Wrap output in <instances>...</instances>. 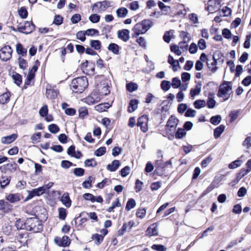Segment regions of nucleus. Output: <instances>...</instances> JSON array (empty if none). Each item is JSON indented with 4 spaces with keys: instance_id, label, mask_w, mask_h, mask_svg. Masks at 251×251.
Masks as SVG:
<instances>
[{
    "instance_id": "obj_1",
    "label": "nucleus",
    "mask_w": 251,
    "mask_h": 251,
    "mask_svg": "<svg viewBox=\"0 0 251 251\" xmlns=\"http://www.w3.org/2000/svg\"><path fill=\"white\" fill-rule=\"evenodd\" d=\"M88 82L85 76L74 78L70 85L71 88L75 93H82L87 87Z\"/></svg>"
},
{
    "instance_id": "obj_2",
    "label": "nucleus",
    "mask_w": 251,
    "mask_h": 251,
    "mask_svg": "<svg viewBox=\"0 0 251 251\" xmlns=\"http://www.w3.org/2000/svg\"><path fill=\"white\" fill-rule=\"evenodd\" d=\"M232 93V83L231 82L225 81L220 85L217 96L223 98L224 101L229 99L230 94Z\"/></svg>"
},
{
    "instance_id": "obj_3",
    "label": "nucleus",
    "mask_w": 251,
    "mask_h": 251,
    "mask_svg": "<svg viewBox=\"0 0 251 251\" xmlns=\"http://www.w3.org/2000/svg\"><path fill=\"white\" fill-rule=\"evenodd\" d=\"M25 226L27 230L34 233L40 232L43 230V225L41 221L35 217L27 219L25 221Z\"/></svg>"
},
{
    "instance_id": "obj_4",
    "label": "nucleus",
    "mask_w": 251,
    "mask_h": 251,
    "mask_svg": "<svg viewBox=\"0 0 251 251\" xmlns=\"http://www.w3.org/2000/svg\"><path fill=\"white\" fill-rule=\"evenodd\" d=\"M153 25L150 20H144L141 23L136 24L133 28L134 34L136 36L145 33Z\"/></svg>"
},
{
    "instance_id": "obj_5",
    "label": "nucleus",
    "mask_w": 251,
    "mask_h": 251,
    "mask_svg": "<svg viewBox=\"0 0 251 251\" xmlns=\"http://www.w3.org/2000/svg\"><path fill=\"white\" fill-rule=\"evenodd\" d=\"M35 26L31 21H25L24 25L18 26V31L27 34L31 33L35 29Z\"/></svg>"
},
{
    "instance_id": "obj_6",
    "label": "nucleus",
    "mask_w": 251,
    "mask_h": 251,
    "mask_svg": "<svg viewBox=\"0 0 251 251\" xmlns=\"http://www.w3.org/2000/svg\"><path fill=\"white\" fill-rule=\"evenodd\" d=\"M13 50L10 46L6 45L0 50V59L2 61H7L12 57Z\"/></svg>"
},
{
    "instance_id": "obj_7",
    "label": "nucleus",
    "mask_w": 251,
    "mask_h": 251,
    "mask_svg": "<svg viewBox=\"0 0 251 251\" xmlns=\"http://www.w3.org/2000/svg\"><path fill=\"white\" fill-rule=\"evenodd\" d=\"M221 0H209L205 9L210 13H213L220 9Z\"/></svg>"
},
{
    "instance_id": "obj_8",
    "label": "nucleus",
    "mask_w": 251,
    "mask_h": 251,
    "mask_svg": "<svg viewBox=\"0 0 251 251\" xmlns=\"http://www.w3.org/2000/svg\"><path fill=\"white\" fill-rule=\"evenodd\" d=\"M148 117L147 115H143L138 119L137 126L140 127L143 132H146L148 130Z\"/></svg>"
},
{
    "instance_id": "obj_9",
    "label": "nucleus",
    "mask_w": 251,
    "mask_h": 251,
    "mask_svg": "<svg viewBox=\"0 0 251 251\" xmlns=\"http://www.w3.org/2000/svg\"><path fill=\"white\" fill-rule=\"evenodd\" d=\"M172 118L173 115L171 116L167 122V124L166 126V135H164L165 136L168 137V139L170 140L173 139V133L172 130L173 125H171Z\"/></svg>"
},
{
    "instance_id": "obj_10",
    "label": "nucleus",
    "mask_w": 251,
    "mask_h": 251,
    "mask_svg": "<svg viewBox=\"0 0 251 251\" xmlns=\"http://www.w3.org/2000/svg\"><path fill=\"white\" fill-rule=\"evenodd\" d=\"M112 2L108 0H104L101 2L96 3L93 5V8L95 6L99 7L101 11H105L107 8L110 7Z\"/></svg>"
},
{
    "instance_id": "obj_11",
    "label": "nucleus",
    "mask_w": 251,
    "mask_h": 251,
    "mask_svg": "<svg viewBox=\"0 0 251 251\" xmlns=\"http://www.w3.org/2000/svg\"><path fill=\"white\" fill-rule=\"evenodd\" d=\"M176 11L175 13V17L183 18L186 13V11L183 4H178L176 8Z\"/></svg>"
},
{
    "instance_id": "obj_12",
    "label": "nucleus",
    "mask_w": 251,
    "mask_h": 251,
    "mask_svg": "<svg viewBox=\"0 0 251 251\" xmlns=\"http://www.w3.org/2000/svg\"><path fill=\"white\" fill-rule=\"evenodd\" d=\"M201 83L198 82L195 85L194 88H192L190 90V95L191 97L194 98L195 96L200 94L201 91Z\"/></svg>"
},
{
    "instance_id": "obj_13",
    "label": "nucleus",
    "mask_w": 251,
    "mask_h": 251,
    "mask_svg": "<svg viewBox=\"0 0 251 251\" xmlns=\"http://www.w3.org/2000/svg\"><path fill=\"white\" fill-rule=\"evenodd\" d=\"M158 234L157 226L155 224L151 225L147 229L146 235L147 236H154Z\"/></svg>"
},
{
    "instance_id": "obj_14",
    "label": "nucleus",
    "mask_w": 251,
    "mask_h": 251,
    "mask_svg": "<svg viewBox=\"0 0 251 251\" xmlns=\"http://www.w3.org/2000/svg\"><path fill=\"white\" fill-rule=\"evenodd\" d=\"M129 31L127 29H123L119 30L118 32V37L124 41H127L129 38Z\"/></svg>"
},
{
    "instance_id": "obj_15",
    "label": "nucleus",
    "mask_w": 251,
    "mask_h": 251,
    "mask_svg": "<svg viewBox=\"0 0 251 251\" xmlns=\"http://www.w3.org/2000/svg\"><path fill=\"white\" fill-rule=\"evenodd\" d=\"M58 94V92L56 90L51 88L50 87L46 88V96L48 99H55Z\"/></svg>"
},
{
    "instance_id": "obj_16",
    "label": "nucleus",
    "mask_w": 251,
    "mask_h": 251,
    "mask_svg": "<svg viewBox=\"0 0 251 251\" xmlns=\"http://www.w3.org/2000/svg\"><path fill=\"white\" fill-rule=\"evenodd\" d=\"M17 138V135L13 134L11 135L3 137L1 138V142L3 144H10L15 141Z\"/></svg>"
},
{
    "instance_id": "obj_17",
    "label": "nucleus",
    "mask_w": 251,
    "mask_h": 251,
    "mask_svg": "<svg viewBox=\"0 0 251 251\" xmlns=\"http://www.w3.org/2000/svg\"><path fill=\"white\" fill-rule=\"evenodd\" d=\"M138 101L136 99L131 100L129 103L128 111L129 112L131 113L134 112L138 107Z\"/></svg>"
},
{
    "instance_id": "obj_18",
    "label": "nucleus",
    "mask_w": 251,
    "mask_h": 251,
    "mask_svg": "<svg viewBox=\"0 0 251 251\" xmlns=\"http://www.w3.org/2000/svg\"><path fill=\"white\" fill-rule=\"evenodd\" d=\"M120 165V164L118 160H114L111 164H108L107 166V169L111 172H114L118 169Z\"/></svg>"
},
{
    "instance_id": "obj_19",
    "label": "nucleus",
    "mask_w": 251,
    "mask_h": 251,
    "mask_svg": "<svg viewBox=\"0 0 251 251\" xmlns=\"http://www.w3.org/2000/svg\"><path fill=\"white\" fill-rule=\"evenodd\" d=\"M16 52L18 54L25 56L26 55L27 50L21 43H18L16 45Z\"/></svg>"
},
{
    "instance_id": "obj_20",
    "label": "nucleus",
    "mask_w": 251,
    "mask_h": 251,
    "mask_svg": "<svg viewBox=\"0 0 251 251\" xmlns=\"http://www.w3.org/2000/svg\"><path fill=\"white\" fill-rule=\"evenodd\" d=\"M213 62H212L211 63H209L208 61H207V65L208 67V68L213 73H215L218 68L217 67L216 65L217 64V59L216 58L215 56H213Z\"/></svg>"
},
{
    "instance_id": "obj_21",
    "label": "nucleus",
    "mask_w": 251,
    "mask_h": 251,
    "mask_svg": "<svg viewBox=\"0 0 251 251\" xmlns=\"http://www.w3.org/2000/svg\"><path fill=\"white\" fill-rule=\"evenodd\" d=\"M6 200L11 203H14L19 201L20 198L17 194H10L6 197Z\"/></svg>"
},
{
    "instance_id": "obj_22",
    "label": "nucleus",
    "mask_w": 251,
    "mask_h": 251,
    "mask_svg": "<svg viewBox=\"0 0 251 251\" xmlns=\"http://www.w3.org/2000/svg\"><path fill=\"white\" fill-rule=\"evenodd\" d=\"M61 201L67 207H69L71 205V201L68 194H64L61 198Z\"/></svg>"
},
{
    "instance_id": "obj_23",
    "label": "nucleus",
    "mask_w": 251,
    "mask_h": 251,
    "mask_svg": "<svg viewBox=\"0 0 251 251\" xmlns=\"http://www.w3.org/2000/svg\"><path fill=\"white\" fill-rule=\"evenodd\" d=\"M214 94L212 93H209L208 100L207 101L206 104L207 106L209 108H213L216 104V101L213 99Z\"/></svg>"
},
{
    "instance_id": "obj_24",
    "label": "nucleus",
    "mask_w": 251,
    "mask_h": 251,
    "mask_svg": "<svg viewBox=\"0 0 251 251\" xmlns=\"http://www.w3.org/2000/svg\"><path fill=\"white\" fill-rule=\"evenodd\" d=\"M10 93L9 92L3 93L0 96V103L4 104L9 101Z\"/></svg>"
},
{
    "instance_id": "obj_25",
    "label": "nucleus",
    "mask_w": 251,
    "mask_h": 251,
    "mask_svg": "<svg viewBox=\"0 0 251 251\" xmlns=\"http://www.w3.org/2000/svg\"><path fill=\"white\" fill-rule=\"evenodd\" d=\"M128 13V10L125 7H121L118 9L116 11V14L118 17L124 18Z\"/></svg>"
},
{
    "instance_id": "obj_26",
    "label": "nucleus",
    "mask_w": 251,
    "mask_h": 251,
    "mask_svg": "<svg viewBox=\"0 0 251 251\" xmlns=\"http://www.w3.org/2000/svg\"><path fill=\"white\" fill-rule=\"evenodd\" d=\"M225 126L224 125H220L214 129V135L216 138L219 137L225 129Z\"/></svg>"
},
{
    "instance_id": "obj_27",
    "label": "nucleus",
    "mask_w": 251,
    "mask_h": 251,
    "mask_svg": "<svg viewBox=\"0 0 251 251\" xmlns=\"http://www.w3.org/2000/svg\"><path fill=\"white\" fill-rule=\"evenodd\" d=\"M108 50L115 54H119V47L115 43H111L108 47Z\"/></svg>"
},
{
    "instance_id": "obj_28",
    "label": "nucleus",
    "mask_w": 251,
    "mask_h": 251,
    "mask_svg": "<svg viewBox=\"0 0 251 251\" xmlns=\"http://www.w3.org/2000/svg\"><path fill=\"white\" fill-rule=\"evenodd\" d=\"M70 243L71 241L69 238L67 236H64L62 239H60L58 245L62 247H67L70 245Z\"/></svg>"
},
{
    "instance_id": "obj_29",
    "label": "nucleus",
    "mask_w": 251,
    "mask_h": 251,
    "mask_svg": "<svg viewBox=\"0 0 251 251\" xmlns=\"http://www.w3.org/2000/svg\"><path fill=\"white\" fill-rule=\"evenodd\" d=\"M15 226L18 230L19 229H26V227L25 226V221L24 222V221L21 220V219H18L15 222Z\"/></svg>"
},
{
    "instance_id": "obj_30",
    "label": "nucleus",
    "mask_w": 251,
    "mask_h": 251,
    "mask_svg": "<svg viewBox=\"0 0 251 251\" xmlns=\"http://www.w3.org/2000/svg\"><path fill=\"white\" fill-rule=\"evenodd\" d=\"M9 204L8 202L4 200H0V210L3 212H7L9 209Z\"/></svg>"
},
{
    "instance_id": "obj_31",
    "label": "nucleus",
    "mask_w": 251,
    "mask_h": 251,
    "mask_svg": "<svg viewBox=\"0 0 251 251\" xmlns=\"http://www.w3.org/2000/svg\"><path fill=\"white\" fill-rule=\"evenodd\" d=\"M100 99V96L96 93H92L87 98V101H99Z\"/></svg>"
},
{
    "instance_id": "obj_32",
    "label": "nucleus",
    "mask_w": 251,
    "mask_h": 251,
    "mask_svg": "<svg viewBox=\"0 0 251 251\" xmlns=\"http://www.w3.org/2000/svg\"><path fill=\"white\" fill-rule=\"evenodd\" d=\"M136 206V202L133 199H129L127 202L126 209L127 211H129L131 209L135 207Z\"/></svg>"
},
{
    "instance_id": "obj_33",
    "label": "nucleus",
    "mask_w": 251,
    "mask_h": 251,
    "mask_svg": "<svg viewBox=\"0 0 251 251\" xmlns=\"http://www.w3.org/2000/svg\"><path fill=\"white\" fill-rule=\"evenodd\" d=\"M90 46L95 50H99L101 48V43L99 40H91Z\"/></svg>"
},
{
    "instance_id": "obj_34",
    "label": "nucleus",
    "mask_w": 251,
    "mask_h": 251,
    "mask_svg": "<svg viewBox=\"0 0 251 251\" xmlns=\"http://www.w3.org/2000/svg\"><path fill=\"white\" fill-rule=\"evenodd\" d=\"M205 104L206 102L205 100H197L194 102V105L197 109H200L203 107L205 106Z\"/></svg>"
},
{
    "instance_id": "obj_35",
    "label": "nucleus",
    "mask_w": 251,
    "mask_h": 251,
    "mask_svg": "<svg viewBox=\"0 0 251 251\" xmlns=\"http://www.w3.org/2000/svg\"><path fill=\"white\" fill-rule=\"evenodd\" d=\"M10 181V179L7 177L2 176L1 180H0V187L1 188H4L7 186Z\"/></svg>"
},
{
    "instance_id": "obj_36",
    "label": "nucleus",
    "mask_w": 251,
    "mask_h": 251,
    "mask_svg": "<svg viewBox=\"0 0 251 251\" xmlns=\"http://www.w3.org/2000/svg\"><path fill=\"white\" fill-rule=\"evenodd\" d=\"M92 239L95 241L96 244L99 245L103 241V236L101 235L95 234L93 235Z\"/></svg>"
},
{
    "instance_id": "obj_37",
    "label": "nucleus",
    "mask_w": 251,
    "mask_h": 251,
    "mask_svg": "<svg viewBox=\"0 0 251 251\" xmlns=\"http://www.w3.org/2000/svg\"><path fill=\"white\" fill-rule=\"evenodd\" d=\"M221 116L218 115L212 116L210 119V122L214 125H217L221 122Z\"/></svg>"
},
{
    "instance_id": "obj_38",
    "label": "nucleus",
    "mask_w": 251,
    "mask_h": 251,
    "mask_svg": "<svg viewBox=\"0 0 251 251\" xmlns=\"http://www.w3.org/2000/svg\"><path fill=\"white\" fill-rule=\"evenodd\" d=\"M110 105L108 103H101L96 106V109L99 112H102L105 111L109 107Z\"/></svg>"
},
{
    "instance_id": "obj_39",
    "label": "nucleus",
    "mask_w": 251,
    "mask_h": 251,
    "mask_svg": "<svg viewBox=\"0 0 251 251\" xmlns=\"http://www.w3.org/2000/svg\"><path fill=\"white\" fill-rule=\"evenodd\" d=\"M126 88L127 91L133 92L138 89V85L136 83L130 82L126 84Z\"/></svg>"
},
{
    "instance_id": "obj_40",
    "label": "nucleus",
    "mask_w": 251,
    "mask_h": 251,
    "mask_svg": "<svg viewBox=\"0 0 251 251\" xmlns=\"http://www.w3.org/2000/svg\"><path fill=\"white\" fill-rule=\"evenodd\" d=\"M32 194L34 196H40V195L43 194L44 192V189L42 187H40L38 188L34 189L31 190Z\"/></svg>"
},
{
    "instance_id": "obj_41",
    "label": "nucleus",
    "mask_w": 251,
    "mask_h": 251,
    "mask_svg": "<svg viewBox=\"0 0 251 251\" xmlns=\"http://www.w3.org/2000/svg\"><path fill=\"white\" fill-rule=\"evenodd\" d=\"M84 163L86 166L91 167H94L97 165V162L93 158L86 159Z\"/></svg>"
},
{
    "instance_id": "obj_42",
    "label": "nucleus",
    "mask_w": 251,
    "mask_h": 251,
    "mask_svg": "<svg viewBox=\"0 0 251 251\" xmlns=\"http://www.w3.org/2000/svg\"><path fill=\"white\" fill-rule=\"evenodd\" d=\"M12 77L13 79L14 80L15 83L18 86H20L22 81V76L19 74L15 73V74L13 75Z\"/></svg>"
},
{
    "instance_id": "obj_43",
    "label": "nucleus",
    "mask_w": 251,
    "mask_h": 251,
    "mask_svg": "<svg viewBox=\"0 0 251 251\" xmlns=\"http://www.w3.org/2000/svg\"><path fill=\"white\" fill-rule=\"evenodd\" d=\"M161 87L164 91H168L171 88L170 82L169 81L163 80L161 84Z\"/></svg>"
},
{
    "instance_id": "obj_44",
    "label": "nucleus",
    "mask_w": 251,
    "mask_h": 251,
    "mask_svg": "<svg viewBox=\"0 0 251 251\" xmlns=\"http://www.w3.org/2000/svg\"><path fill=\"white\" fill-rule=\"evenodd\" d=\"M19 65L20 68L25 69L27 67V63L25 60L20 57L18 58Z\"/></svg>"
},
{
    "instance_id": "obj_45",
    "label": "nucleus",
    "mask_w": 251,
    "mask_h": 251,
    "mask_svg": "<svg viewBox=\"0 0 251 251\" xmlns=\"http://www.w3.org/2000/svg\"><path fill=\"white\" fill-rule=\"evenodd\" d=\"M58 212L59 219L62 220H64L67 215L66 209L64 208H59L58 209Z\"/></svg>"
},
{
    "instance_id": "obj_46",
    "label": "nucleus",
    "mask_w": 251,
    "mask_h": 251,
    "mask_svg": "<svg viewBox=\"0 0 251 251\" xmlns=\"http://www.w3.org/2000/svg\"><path fill=\"white\" fill-rule=\"evenodd\" d=\"M213 158L210 155L207 157H206L205 159L203 160L201 162V165L202 168H205L207 167L208 164H209L212 160Z\"/></svg>"
},
{
    "instance_id": "obj_47",
    "label": "nucleus",
    "mask_w": 251,
    "mask_h": 251,
    "mask_svg": "<svg viewBox=\"0 0 251 251\" xmlns=\"http://www.w3.org/2000/svg\"><path fill=\"white\" fill-rule=\"evenodd\" d=\"M49 131L52 133H56L59 131V127L55 124H51L49 127Z\"/></svg>"
},
{
    "instance_id": "obj_48",
    "label": "nucleus",
    "mask_w": 251,
    "mask_h": 251,
    "mask_svg": "<svg viewBox=\"0 0 251 251\" xmlns=\"http://www.w3.org/2000/svg\"><path fill=\"white\" fill-rule=\"evenodd\" d=\"M79 116L81 118H83L88 114V110L85 107H81L78 110Z\"/></svg>"
},
{
    "instance_id": "obj_49",
    "label": "nucleus",
    "mask_w": 251,
    "mask_h": 251,
    "mask_svg": "<svg viewBox=\"0 0 251 251\" xmlns=\"http://www.w3.org/2000/svg\"><path fill=\"white\" fill-rule=\"evenodd\" d=\"M186 134V132L183 129L178 128V130L177 131L175 135L176 138L178 139H181L184 136H185Z\"/></svg>"
},
{
    "instance_id": "obj_50",
    "label": "nucleus",
    "mask_w": 251,
    "mask_h": 251,
    "mask_svg": "<svg viewBox=\"0 0 251 251\" xmlns=\"http://www.w3.org/2000/svg\"><path fill=\"white\" fill-rule=\"evenodd\" d=\"M172 164L171 160H169L166 162L162 163L161 161L157 160L156 162L155 166H157L158 167H161V168H163L168 165H171Z\"/></svg>"
},
{
    "instance_id": "obj_51",
    "label": "nucleus",
    "mask_w": 251,
    "mask_h": 251,
    "mask_svg": "<svg viewBox=\"0 0 251 251\" xmlns=\"http://www.w3.org/2000/svg\"><path fill=\"white\" fill-rule=\"evenodd\" d=\"M27 11L25 7H22L19 10V14L22 18H26L27 16Z\"/></svg>"
},
{
    "instance_id": "obj_52",
    "label": "nucleus",
    "mask_w": 251,
    "mask_h": 251,
    "mask_svg": "<svg viewBox=\"0 0 251 251\" xmlns=\"http://www.w3.org/2000/svg\"><path fill=\"white\" fill-rule=\"evenodd\" d=\"M241 165V161L239 160H236L232 162L228 165V168L230 169H235Z\"/></svg>"
},
{
    "instance_id": "obj_53",
    "label": "nucleus",
    "mask_w": 251,
    "mask_h": 251,
    "mask_svg": "<svg viewBox=\"0 0 251 251\" xmlns=\"http://www.w3.org/2000/svg\"><path fill=\"white\" fill-rule=\"evenodd\" d=\"M34 77V74H33L32 71H29L27 75L26 80L25 81V84L29 85L31 80Z\"/></svg>"
},
{
    "instance_id": "obj_54",
    "label": "nucleus",
    "mask_w": 251,
    "mask_h": 251,
    "mask_svg": "<svg viewBox=\"0 0 251 251\" xmlns=\"http://www.w3.org/2000/svg\"><path fill=\"white\" fill-rule=\"evenodd\" d=\"M83 198L86 201H90L92 202L95 201V197L90 193H85L83 196Z\"/></svg>"
},
{
    "instance_id": "obj_55",
    "label": "nucleus",
    "mask_w": 251,
    "mask_h": 251,
    "mask_svg": "<svg viewBox=\"0 0 251 251\" xmlns=\"http://www.w3.org/2000/svg\"><path fill=\"white\" fill-rule=\"evenodd\" d=\"M146 214V210L145 208H139L136 212V216L140 218H143Z\"/></svg>"
},
{
    "instance_id": "obj_56",
    "label": "nucleus",
    "mask_w": 251,
    "mask_h": 251,
    "mask_svg": "<svg viewBox=\"0 0 251 251\" xmlns=\"http://www.w3.org/2000/svg\"><path fill=\"white\" fill-rule=\"evenodd\" d=\"M89 19L91 22L93 23H97L100 21V16L97 14H92L89 17Z\"/></svg>"
},
{
    "instance_id": "obj_57",
    "label": "nucleus",
    "mask_w": 251,
    "mask_h": 251,
    "mask_svg": "<svg viewBox=\"0 0 251 251\" xmlns=\"http://www.w3.org/2000/svg\"><path fill=\"white\" fill-rule=\"evenodd\" d=\"M85 35L84 31H79L76 33V38L82 42H84L85 39Z\"/></svg>"
},
{
    "instance_id": "obj_58",
    "label": "nucleus",
    "mask_w": 251,
    "mask_h": 251,
    "mask_svg": "<svg viewBox=\"0 0 251 251\" xmlns=\"http://www.w3.org/2000/svg\"><path fill=\"white\" fill-rule=\"evenodd\" d=\"M74 174L77 176H81L84 174V170L80 168H76L74 170Z\"/></svg>"
},
{
    "instance_id": "obj_59",
    "label": "nucleus",
    "mask_w": 251,
    "mask_h": 251,
    "mask_svg": "<svg viewBox=\"0 0 251 251\" xmlns=\"http://www.w3.org/2000/svg\"><path fill=\"white\" fill-rule=\"evenodd\" d=\"M105 152L106 148L105 147H100L95 151V155L97 156H100L103 155Z\"/></svg>"
},
{
    "instance_id": "obj_60",
    "label": "nucleus",
    "mask_w": 251,
    "mask_h": 251,
    "mask_svg": "<svg viewBox=\"0 0 251 251\" xmlns=\"http://www.w3.org/2000/svg\"><path fill=\"white\" fill-rule=\"evenodd\" d=\"M111 183V180L107 179H104L101 182L98 183L97 187L99 188H102L105 185H108Z\"/></svg>"
},
{
    "instance_id": "obj_61",
    "label": "nucleus",
    "mask_w": 251,
    "mask_h": 251,
    "mask_svg": "<svg viewBox=\"0 0 251 251\" xmlns=\"http://www.w3.org/2000/svg\"><path fill=\"white\" fill-rule=\"evenodd\" d=\"M48 113V106L46 105H44L39 110V114L42 117L46 116Z\"/></svg>"
},
{
    "instance_id": "obj_62",
    "label": "nucleus",
    "mask_w": 251,
    "mask_h": 251,
    "mask_svg": "<svg viewBox=\"0 0 251 251\" xmlns=\"http://www.w3.org/2000/svg\"><path fill=\"white\" fill-rule=\"evenodd\" d=\"M198 46L201 50H203L206 48V42L203 39L199 40Z\"/></svg>"
},
{
    "instance_id": "obj_63",
    "label": "nucleus",
    "mask_w": 251,
    "mask_h": 251,
    "mask_svg": "<svg viewBox=\"0 0 251 251\" xmlns=\"http://www.w3.org/2000/svg\"><path fill=\"white\" fill-rule=\"evenodd\" d=\"M151 248L157 251H165L166 248L162 245L154 244L151 246Z\"/></svg>"
},
{
    "instance_id": "obj_64",
    "label": "nucleus",
    "mask_w": 251,
    "mask_h": 251,
    "mask_svg": "<svg viewBox=\"0 0 251 251\" xmlns=\"http://www.w3.org/2000/svg\"><path fill=\"white\" fill-rule=\"evenodd\" d=\"M242 83L246 86H248L251 84V76L249 75L246 77L242 81Z\"/></svg>"
}]
</instances>
